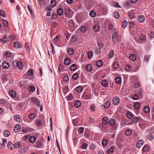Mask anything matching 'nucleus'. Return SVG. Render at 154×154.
I'll return each mask as SVG.
<instances>
[{
    "mask_svg": "<svg viewBox=\"0 0 154 154\" xmlns=\"http://www.w3.org/2000/svg\"><path fill=\"white\" fill-rule=\"evenodd\" d=\"M56 4V2L54 0H52L51 1L50 3L52 7H54Z\"/></svg>",
    "mask_w": 154,
    "mask_h": 154,
    "instance_id": "nucleus-49",
    "label": "nucleus"
},
{
    "mask_svg": "<svg viewBox=\"0 0 154 154\" xmlns=\"http://www.w3.org/2000/svg\"><path fill=\"white\" fill-rule=\"evenodd\" d=\"M114 149V148L113 146H112L109 149H108L107 151V153L109 154H110L111 153H113V150Z\"/></svg>",
    "mask_w": 154,
    "mask_h": 154,
    "instance_id": "nucleus-29",
    "label": "nucleus"
},
{
    "mask_svg": "<svg viewBox=\"0 0 154 154\" xmlns=\"http://www.w3.org/2000/svg\"><path fill=\"white\" fill-rule=\"evenodd\" d=\"M42 124H43L42 122V121L39 119H37L36 120V125H41Z\"/></svg>",
    "mask_w": 154,
    "mask_h": 154,
    "instance_id": "nucleus-56",
    "label": "nucleus"
},
{
    "mask_svg": "<svg viewBox=\"0 0 154 154\" xmlns=\"http://www.w3.org/2000/svg\"><path fill=\"white\" fill-rule=\"evenodd\" d=\"M118 34L117 30H116L115 31H114V33L112 35V40L114 42H116V40L117 39L118 37Z\"/></svg>",
    "mask_w": 154,
    "mask_h": 154,
    "instance_id": "nucleus-7",
    "label": "nucleus"
},
{
    "mask_svg": "<svg viewBox=\"0 0 154 154\" xmlns=\"http://www.w3.org/2000/svg\"><path fill=\"white\" fill-rule=\"evenodd\" d=\"M133 78H134L136 79L137 81H136L134 83V87L136 88H138L140 86V84L138 80L137 79V78L136 76H133Z\"/></svg>",
    "mask_w": 154,
    "mask_h": 154,
    "instance_id": "nucleus-9",
    "label": "nucleus"
},
{
    "mask_svg": "<svg viewBox=\"0 0 154 154\" xmlns=\"http://www.w3.org/2000/svg\"><path fill=\"white\" fill-rule=\"evenodd\" d=\"M126 116L128 118L131 119L133 116V115L131 112L128 111L126 113Z\"/></svg>",
    "mask_w": 154,
    "mask_h": 154,
    "instance_id": "nucleus-31",
    "label": "nucleus"
},
{
    "mask_svg": "<svg viewBox=\"0 0 154 154\" xmlns=\"http://www.w3.org/2000/svg\"><path fill=\"white\" fill-rule=\"evenodd\" d=\"M2 67L4 69H8L9 67V65L7 62L4 61L3 62L2 64Z\"/></svg>",
    "mask_w": 154,
    "mask_h": 154,
    "instance_id": "nucleus-14",
    "label": "nucleus"
},
{
    "mask_svg": "<svg viewBox=\"0 0 154 154\" xmlns=\"http://www.w3.org/2000/svg\"><path fill=\"white\" fill-rule=\"evenodd\" d=\"M102 122L104 125L107 124L108 122V119L107 117H105L102 119Z\"/></svg>",
    "mask_w": 154,
    "mask_h": 154,
    "instance_id": "nucleus-23",
    "label": "nucleus"
},
{
    "mask_svg": "<svg viewBox=\"0 0 154 154\" xmlns=\"http://www.w3.org/2000/svg\"><path fill=\"white\" fill-rule=\"evenodd\" d=\"M29 117L30 119H34L35 117V115L33 113H31L29 115Z\"/></svg>",
    "mask_w": 154,
    "mask_h": 154,
    "instance_id": "nucleus-61",
    "label": "nucleus"
},
{
    "mask_svg": "<svg viewBox=\"0 0 154 154\" xmlns=\"http://www.w3.org/2000/svg\"><path fill=\"white\" fill-rule=\"evenodd\" d=\"M42 145V144L40 141H38L36 143V146L37 147H41Z\"/></svg>",
    "mask_w": 154,
    "mask_h": 154,
    "instance_id": "nucleus-59",
    "label": "nucleus"
},
{
    "mask_svg": "<svg viewBox=\"0 0 154 154\" xmlns=\"http://www.w3.org/2000/svg\"><path fill=\"white\" fill-rule=\"evenodd\" d=\"M144 143V141L143 140H140L137 141V147L139 149L141 146Z\"/></svg>",
    "mask_w": 154,
    "mask_h": 154,
    "instance_id": "nucleus-8",
    "label": "nucleus"
},
{
    "mask_svg": "<svg viewBox=\"0 0 154 154\" xmlns=\"http://www.w3.org/2000/svg\"><path fill=\"white\" fill-rule=\"evenodd\" d=\"M70 59L69 58H66L64 60V63L66 65H69L70 63Z\"/></svg>",
    "mask_w": 154,
    "mask_h": 154,
    "instance_id": "nucleus-17",
    "label": "nucleus"
},
{
    "mask_svg": "<svg viewBox=\"0 0 154 154\" xmlns=\"http://www.w3.org/2000/svg\"><path fill=\"white\" fill-rule=\"evenodd\" d=\"M21 145V144L20 142H16L14 144H13V148H17L20 146Z\"/></svg>",
    "mask_w": 154,
    "mask_h": 154,
    "instance_id": "nucleus-20",
    "label": "nucleus"
},
{
    "mask_svg": "<svg viewBox=\"0 0 154 154\" xmlns=\"http://www.w3.org/2000/svg\"><path fill=\"white\" fill-rule=\"evenodd\" d=\"M8 148L10 149H13L14 148H13V144L11 142H9L8 143Z\"/></svg>",
    "mask_w": 154,
    "mask_h": 154,
    "instance_id": "nucleus-30",
    "label": "nucleus"
},
{
    "mask_svg": "<svg viewBox=\"0 0 154 154\" xmlns=\"http://www.w3.org/2000/svg\"><path fill=\"white\" fill-rule=\"evenodd\" d=\"M102 145L103 146H105L107 145V141L106 139H103L102 142Z\"/></svg>",
    "mask_w": 154,
    "mask_h": 154,
    "instance_id": "nucleus-43",
    "label": "nucleus"
},
{
    "mask_svg": "<svg viewBox=\"0 0 154 154\" xmlns=\"http://www.w3.org/2000/svg\"><path fill=\"white\" fill-rule=\"evenodd\" d=\"M90 16L91 17H94L95 16V13L93 11H91L89 14Z\"/></svg>",
    "mask_w": 154,
    "mask_h": 154,
    "instance_id": "nucleus-54",
    "label": "nucleus"
},
{
    "mask_svg": "<svg viewBox=\"0 0 154 154\" xmlns=\"http://www.w3.org/2000/svg\"><path fill=\"white\" fill-rule=\"evenodd\" d=\"M142 120L140 116L133 117L132 119V122L130 123V124L134 123H135L141 121Z\"/></svg>",
    "mask_w": 154,
    "mask_h": 154,
    "instance_id": "nucleus-2",
    "label": "nucleus"
},
{
    "mask_svg": "<svg viewBox=\"0 0 154 154\" xmlns=\"http://www.w3.org/2000/svg\"><path fill=\"white\" fill-rule=\"evenodd\" d=\"M148 36L149 38H154V32L152 31H151L150 32V33L149 34Z\"/></svg>",
    "mask_w": 154,
    "mask_h": 154,
    "instance_id": "nucleus-44",
    "label": "nucleus"
},
{
    "mask_svg": "<svg viewBox=\"0 0 154 154\" xmlns=\"http://www.w3.org/2000/svg\"><path fill=\"white\" fill-rule=\"evenodd\" d=\"M14 118L16 121L18 122H20L22 120V117L19 115H14Z\"/></svg>",
    "mask_w": 154,
    "mask_h": 154,
    "instance_id": "nucleus-4",
    "label": "nucleus"
},
{
    "mask_svg": "<svg viewBox=\"0 0 154 154\" xmlns=\"http://www.w3.org/2000/svg\"><path fill=\"white\" fill-rule=\"evenodd\" d=\"M118 63L117 62H114L113 64V67L114 69H116L118 67Z\"/></svg>",
    "mask_w": 154,
    "mask_h": 154,
    "instance_id": "nucleus-48",
    "label": "nucleus"
},
{
    "mask_svg": "<svg viewBox=\"0 0 154 154\" xmlns=\"http://www.w3.org/2000/svg\"><path fill=\"white\" fill-rule=\"evenodd\" d=\"M13 64L14 65H16L17 66V67L20 69H21L23 68V65L21 62H18L17 60H16L13 62Z\"/></svg>",
    "mask_w": 154,
    "mask_h": 154,
    "instance_id": "nucleus-3",
    "label": "nucleus"
},
{
    "mask_svg": "<svg viewBox=\"0 0 154 154\" xmlns=\"http://www.w3.org/2000/svg\"><path fill=\"white\" fill-rule=\"evenodd\" d=\"M14 132L16 133H17L20 131L21 130L20 126H15L14 128Z\"/></svg>",
    "mask_w": 154,
    "mask_h": 154,
    "instance_id": "nucleus-11",
    "label": "nucleus"
},
{
    "mask_svg": "<svg viewBox=\"0 0 154 154\" xmlns=\"http://www.w3.org/2000/svg\"><path fill=\"white\" fill-rule=\"evenodd\" d=\"M81 104V102L79 100H76L74 103V106L76 108H78L80 106Z\"/></svg>",
    "mask_w": 154,
    "mask_h": 154,
    "instance_id": "nucleus-10",
    "label": "nucleus"
},
{
    "mask_svg": "<svg viewBox=\"0 0 154 154\" xmlns=\"http://www.w3.org/2000/svg\"><path fill=\"white\" fill-rule=\"evenodd\" d=\"M35 88L33 86H30L29 88V90L30 92L34 91L35 90Z\"/></svg>",
    "mask_w": 154,
    "mask_h": 154,
    "instance_id": "nucleus-52",
    "label": "nucleus"
},
{
    "mask_svg": "<svg viewBox=\"0 0 154 154\" xmlns=\"http://www.w3.org/2000/svg\"><path fill=\"white\" fill-rule=\"evenodd\" d=\"M93 28L95 32H98L100 30V27L99 25L95 24L93 26Z\"/></svg>",
    "mask_w": 154,
    "mask_h": 154,
    "instance_id": "nucleus-13",
    "label": "nucleus"
},
{
    "mask_svg": "<svg viewBox=\"0 0 154 154\" xmlns=\"http://www.w3.org/2000/svg\"><path fill=\"white\" fill-rule=\"evenodd\" d=\"M134 13L132 12H130L128 14V16L131 19H133L134 18Z\"/></svg>",
    "mask_w": 154,
    "mask_h": 154,
    "instance_id": "nucleus-51",
    "label": "nucleus"
},
{
    "mask_svg": "<svg viewBox=\"0 0 154 154\" xmlns=\"http://www.w3.org/2000/svg\"><path fill=\"white\" fill-rule=\"evenodd\" d=\"M140 40L141 42H145L146 41V36L145 35H142L140 37Z\"/></svg>",
    "mask_w": 154,
    "mask_h": 154,
    "instance_id": "nucleus-16",
    "label": "nucleus"
},
{
    "mask_svg": "<svg viewBox=\"0 0 154 154\" xmlns=\"http://www.w3.org/2000/svg\"><path fill=\"white\" fill-rule=\"evenodd\" d=\"M125 134L127 136H129L131 134V130L128 129L126 130L125 132Z\"/></svg>",
    "mask_w": 154,
    "mask_h": 154,
    "instance_id": "nucleus-50",
    "label": "nucleus"
},
{
    "mask_svg": "<svg viewBox=\"0 0 154 154\" xmlns=\"http://www.w3.org/2000/svg\"><path fill=\"white\" fill-rule=\"evenodd\" d=\"M78 77V74L76 72L74 73L72 75V78L75 80H76L77 79Z\"/></svg>",
    "mask_w": 154,
    "mask_h": 154,
    "instance_id": "nucleus-38",
    "label": "nucleus"
},
{
    "mask_svg": "<svg viewBox=\"0 0 154 154\" xmlns=\"http://www.w3.org/2000/svg\"><path fill=\"white\" fill-rule=\"evenodd\" d=\"M80 31L82 33H85L87 30V27L85 26H82L80 27Z\"/></svg>",
    "mask_w": 154,
    "mask_h": 154,
    "instance_id": "nucleus-15",
    "label": "nucleus"
},
{
    "mask_svg": "<svg viewBox=\"0 0 154 154\" xmlns=\"http://www.w3.org/2000/svg\"><path fill=\"white\" fill-rule=\"evenodd\" d=\"M149 149V148L148 146L147 145H146L144 147L143 150V151L146 152L148 151Z\"/></svg>",
    "mask_w": 154,
    "mask_h": 154,
    "instance_id": "nucleus-64",
    "label": "nucleus"
},
{
    "mask_svg": "<svg viewBox=\"0 0 154 154\" xmlns=\"http://www.w3.org/2000/svg\"><path fill=\"white\" fill-rule=\"evenodd\" d=\"M88 57L89 59L91 58L93 56V53L91 52H89L88 53Z\"/></svg>",
    "mask_w": 154,
    "mask_h": 154,
    "instance_id": "nucleus-57",
    "label": "nucleus"
},
{
    "mask_svg": "<svg viewBox=\"0 0 154 154\" xmlns=\"http://www.w3.org/2000/svg\"><path fill=\"white\" fill-rule=\"evenodd\" d=\"M36 140V138L34 136L30 137L29 138V141L30 143H33L35 142Z\"/></svg>",
    "mask_w": 154,
    "mask_h": 154,
    "instance_id": "nucleus-26",
    "label": "nucleus"
},
{
    "mask_svg": "<svg viewBox=\"0 0 154 154\" xmlns=\"http://www.w3.org/2000/svg\"><path fill=\"white\" fill-rule=\"evenodd\" d=\"M66 98L68 101H70L73 99V97L72 94H70L66 97Z\"/></svg>",
    "mask_w": 154,
    "mask_h": 154,
    "instance_id": "nucleus-24",
    "label": "nucleus"
},
{
    "mask_svg": "<svg viewBox=\"0 0 154 154\" xmlns=\"http://www.w3.org/2000/svg\"><path fill=\"white\" fill-rule=\"evenodd\" d=\"M63 13V9L62 8H59L57 10V14L61 16L62 15Z\"/></svg>",
    "mask_w": 154,
    "mask_h": 154,
    "instance_id": "nucleus-35",
    "label": "nucleus"
},
{
    "mask_svg": "<svg viewBox=\"0 0 154 154\" xmlns=\"http://www.w3.org/2000/svg\"><path fill=\"white\" fill-rule=\"evenodd\" d=\"M133 107L135 109H137L140 107V104L138 102H135L133 104Z\"/></svg>",
    "mask_w": 154,
    "mask_h": 154,
    "instance_id": "nucleus-33",
    "label": "nucleus"
},
{
    "mask_svg": "<svg viewBox=\"0 0 154 154\" xmlns=\"http://www.w3.org/2000/svg\"><path fill=\"white\" fill-rule=\"evenodd\" d=\"M28 150V148H24L21 149L20 151V152L21 153H24L25 152H26Z\"/></svg>",
    "mask_w": 154,
    "mask_h": 154,
    "instance_id": "nucleus-58",
    "label": "nucleus"
},
{
    "mask_svg": "<svg viewBox=\"0 0 154 154\" xmlns=\"http://www.w3.org/2000/svg\"><path fill=\"white\" fill-rule=\"evenodd\" d=\"M101 11L103 14L106 15L107 13V9L106 7H104L102 8Z\"/></svg>",
    "mask_w": 154,
    "mask_h": 154,
    "instance_id": "nucleus-21",
    "label": "nucleus"
},
{
    "mask_svg": "<svg viewBox=\"0 0 154 154\" xmlns=\"http://www.w3.org/2000/svg\"><path fill=\"white\" fill-rule=\"evenodd\" d=\"M129 58L132 61H134L136 59V57L134 54H131L129 56Z\"/></svg>",
    "mask_w": 154,
    "mask_h": 154,
    "instance_id": "nucleus-27",
    "label": "nucleus"
},
{
    "mask_svg": "<svg viewBox=\"0 0 154 154\" xmlns=\"http://www.w3.org/2000/svg\"><path fill=\"white\" fill-rule=\"evenodd\" d=\"M115 82L117 84H119L121 83V80L120 78L117 77L115 79Z\"/></svg>",
    "mask_w": 154,
    "mask_h": 154,
    "instance_id": "nucleus-36",
    "label": "nucleus"
},
{
    "mask_svg": "<svg viewBox=\"0 0 154 154\" xmlns=\"http://www.w3.org/2000/svg\"><path fill=\"white\" fill-rule=\"evenodd\" d=\"M3 24L5 27L8 26V21L6 20H4L3 21Z\"/></svg>",
    "mask_w": 154,
    "mask_h": 154,
    "instance_id": "nucleus-53",
    "label": "nucleus"
},
{
    "mask_svg": "<svg viewBox=\"0 0 154 154\" xmlns=\"http://www.w3.org/2000/svg\"><path fill=\"white\" fill-rule=\"evenodd\" d=\"M76 91L79 93L83 91V88L81 86H79L77 87L76 88Z\"/></svg>",
    "mask_w": 154,
    "mask_h": 154,
    "instance_id": "nucleus-28",
    "label": "nucleus"
},
{
    "mask_svg": "<svg viewBox=\"0 0 154 154\" xmlns=\"http://www.w3.org/2000/svg\"><path fill=\"white\" fill-rule=\"evenodd\" d=\"M103 64V61L100 60H97L96 62V65L99 67L101 66Z\"/></svg>",
    "mask_w": 154,
    "mask_h": 154,
    "instance_id": "nucleus-22",
    "label": "nucleus"
},
{
    "mask_svg": "<svg viewBox=\"0 0 154 154\" xmlns=\"http://www.w3.org/2000/svg\"><path fill=\"white\" fill-rule=\"evenodd\" d=\"M85 69L88 72L91 71L92 69V65L90 64H87L85 67Z\"/></svg>",
    "mask_w": 154,
    "mask_h": 154,
    "instance_id": "nucleus-18",
    "label": "nucleus"
},
{
    "mask_svg": "<svg viewBox=\"0 0 154 154\" xmlns=\"http://www.w3.org/2000/svg\"><path fill=\"white\" fill-rule=\"evenodd\" d=\"M110 105V103L109 101H107L104 104V106L105 108L107 109L109 108Z\"/></svg>",
    "mask_w": 154,
    "mask_h": 154,
    "instance_id": "nucleus-25",
    "label": "nucleus"
},
{
    "mask_svg": "<svg viewBox=\"0 0 154 154\" xmlns=\"http://www.w3.org/2000/svg\"><path fill=\"white\" fill-rule=\"evenodd\" d=\"M128 24V22L127 21L124 20L122 22V26L123 28H125L127 26Z\"/></svg>",
    "mask_w": 154,
    "mask_h": 154,
    "instance_id": "nucleus-41",
    "label": "nucleus"
},
{
    "mask_svg": "<svg viewBox=\"0 0 154 154\" xmlns=\"http://www.w3.org/2000/svg\"><path fill=\"white\" fill-rule=\"evenodd\" d=\"M115 123V120L112 119H110L109 121V124L110 125H114Z\"/></svg>",
    "mask_w": 154,
    "mask_h": 154,
    "instance_id": "nucleus-42",
    "label": "nucleus"
},
{
    "mask_svg": "<svg viewBox=\"0 0 154 154\" xmlns=\"http://www.w3.org/2000/svg\"><path fill=\"white\" fill-rule=\"evenodd\" d=\"M90 147L91 149L94 150L95 148V145L94 143H91L90 145Z\"/></svg>",
    "mask_w": 154,
    "mask_h": 154,
    "instance_id": "nucleus-63",
    "label": "nucleus"
},
{
    "mask_svg": "<svg viewBox=\"0 0 154 154\" xmlns=\"http://www.w3.org/2000/svg\"><path fill=\"white\" fill-rule=\"evenodd\" d=\"M114 51L113 50L110 51L109 55V58H111L113 57L114 55Z\"/></svg>",
    "mask_w": 154,
    "mask_h": 154,
    "instance_id": "nucleus-47",
    "label": "nucleus"
},
{
    "mask_svg": "<svg viewBox=\"0 0 154 154\" xmlns=\"http://www.w3.org/2000/svg\"><path fill=\"white\" fill-rule=\"evenodd\" d=\"M25 47L27 51L29 52L30 50V48H29V44L27 43H26L25 45Z\"/></svg>",
    "mask_w": 154,
    "mask_h": 154,
    "instance_id": "nucleus-40",
    "label": "nucleus"
},
{
    "mask_svg": "<svg viewBox=\"0 0 154 154\" xmlns=\"http://www.w3.org/2000/svg\"><path fill=\"white\" fill-rule=\"evenodd\" d=\"M73 50L72 48H69L67 51V53L69 55L73 54Z\"/></svg>",
    "mask_w": 154,
    "mask_h": 154,
    "instance_id": "nucleus-39",
    "label": "nucleus"
},
{
    "mask_svg": "<svg viewBox=\"0 0 154 154\" xmlns=\"http://www.w3.org/2000/svg\"><path fill=\"white\" fill-rule=\"evenodd\" d=\"M143 110L145 113H148L150 111V107L148 106H145Z\"/></svg>",
    "mask_w": 154,
    "mask_h": 154,
    "instance_id": "nucleus-19",
    "label": "nucleus"
},
{
    "mask_svg": "<svg viewBox=\"0 0 154 154\" xmlns=\"http://www.w3.org/2000/svg\"><path fill=\"white\" fill-rule=\"evenodd\" d=\"M9 94L13 98L16 96V93L14 91L11 90L9 92Z\"/></svg>",
    "mask_w": 154,
    "mask_h": 154,
    "instance_id": "nucleus-12",
    "label": "nucleus"
},
{
    "mask_svg": "<svg viewBox=\"0 0 154 154\" xmlns=\"http://www.w3.org/2000/svg\"><path fill=\"white\" fill-rule=\"evenodd\" d=\"M76 68V65L75 64H72L70 66V69L71 71H74L75 70Z\"/></svg>",
    "mask_w": 154,
    "mask_h": 154,
    "instance_id": "nucleus-32",
    "label": "nucleus"
},
{
    "mask_svg": "<svg viewBox=\"0 0 154 154\" xmlns=\"http://www.w3.org/2000/svg\"><path fill=\"white\" fill-rule=\"evenodd\" d=\"M101 52V50L100 48H96L95 49L94 53L97 54H99Z\"/></svg>",
    "mask_w": 154,
    "mask_h": 154,
    "instance_id": "nucleus-34",
    "label": "nucleus"
},
{
    "mask_svg": "<svg viewBox=\"0 0 154 154\" xmlns=\"http://www.w3.org/2000/svg\"><path fill=\"white\" fill-rule=\"evenodd\" d=\"M30 103L39 107L40 106V102L35 97H32L30 101Z\"/></svg>",
    "mask_w": 154,
    "mask_h": 154,
    "instance_id": "nucleus-1",
    "label": "nucleus"
},
{
    "mask_svg": "<svg viewBox=\"0 0 154 154\" xmlns=\"http://www.w3.org/2000/svg\"><path fill=\"white\" fill-rule=\"evenodd\" d=\"M119 99L117 97H114L112 100L113 104L115 105H117L119 104Z\"/></svg>",
    "mask_w": 154,
    "mask_h": 154,
    "instance_id": "nucleus-5",
    "label": "nucleus"
},
{
    "mask_svg": "<svg viewBox=\"0 0 154 154\" xmlns=\"http://www.w3.org/2000/svg\"><path fill=\"white\" fill-rule=\"evenodd\" d=\"M114 16L115 18L118 19L119 17V14L118 12H116L114 13Z\"/></svg>",
    "mask_w": 154,
    "mask_h": 154,
    "instance_id": "nucleus-60",
    "label": "nucleus"
},
{
    "mask_svg": "<svg viewBox=\"0 0 154 154\" xmlns=\"http://www.w3.org/2000/svg\"><path fill=\"white\" fill-rule=\"evenodd\" d=\"M5 136L6 137H8L10 134V132L8 130H5L4 132Z\"/></svg>",
    "mask_w": 154,
    "mask_h": 154,
    "instance_id": "nucleus-46",
    "label": "nucleus"
},
{
    "mask_svg": "<svg viewBox=\"0 0 154 154\" xmlns=\"http://www.w3.org/2000/svg\"><path fill=\"white\" fill-rule=\"evenodd\" d=\"M14 46L16 48H18L20 47V45L18 42H16L14 43Z\"/></svg>",
    "mask_w": 154,
    "mask_h": 154,
    "instance_id": "nucleus-55",
    "label": "nucleus"
},
{
    "mask_svg": "<svg viewBox=\"0 0 154 154\" xmlns=\"http://www.w3.org/2000/svg\"><path fill=\"white\" fill-rule=\"evenodd\" d=\"M0 15L3 17H5L6 15L5 12L3 10H0Z\"/></svg>",
    "mask_w": 154,
    "mask_h": 154,
    "instance_id": "nucleus-45",
    "label": "nucleus"
},
{
    "mask_svg": "<svg viewBox=\"0 0 154 154\" xmlns=\"http://www.w3.org/2000/svg\"><path fill=\"white\" fill-rule=\"evenodd\" d=\"M101 84L104 87H106L108 85V82L105 80H103L102 81Z\"/></svg>",
    "mask_w": 154,
    "mask_h": 154,
    "instance_id": "nucleus-37",
    "label": "nucleus"
},
{
    "mask_svg": "<svg viewBox=\"0 0 154 154\" xmlns=\"http://www.w3.org/2000/svg\"><path fill=\"white\" fill-rule=\"evenodd\" d=\"M137 20L139 22H143L145 20V17L143 15H140L137 17Z\"/></svg>",
    "mask_w": 154,
    "mask_h": 154,
    "instance_id": "nucleus-6",
    "label": "nucleus"
},
{
    "mask_svg": "<svg viewBox=\"0 0 154 154\" xmlns=\"http://www.w3.org/2000/svg\"><path fill=\"white\" fill-rule=\"evenodd\" d=\"M131 66L130 65H128L126 66L125 67V69L127 71H129L130 70V68H131Z\"/></svg>",
    "mask_w": 154,
    "mask_h": 154,
    "instance_id": "nucleus-62",
    "label": "nucleus"
}]
</instances>
